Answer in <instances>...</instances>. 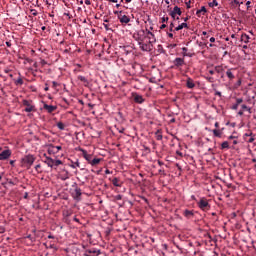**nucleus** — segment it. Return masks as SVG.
I'll use <instances>...</instances> for the list:
<instances>
[{
	"label": "nucleus",
	"instance_id": "obj_21",
	"mask_svg": "<svg viewBox=\"0 0 256 256\" xmlns=\"http://www.w3.org/2000/svg\"><path fill=\"white\" fill-rule=\"evenodd\" d=\"M223 129H224V128H222L221 130H220V129H214V130L212 131L214 137H219V138H221L222 135H223Z\"/></svg>",
	"mask_w": 256,
	"mask_h": 256
},
{
	"label": "nucleus",
	"instance_id": "obj_60",
	"mask_svg": "<svg viewBox=\"0 0 256 256\" xmlns=\"http://www.w3.org/2000/svg\"><path fill=\"white\" fill-rule=\"evenodd\" d=\"M253 141H255V138L251 137L249 138L248 143H253Z\"/></svg>",
	"mask_w": 256,
	"mask_h": 256
},
{
	"label": "nucleus",
	"instance_id": "obj_16",
	"mask_svg": "<svg viewBox=\"0 0 256 256\" xmlns=\"http://www.w3.org/2000/svg\"><path fill=\"white\" fill-rule=\"evenodd\" d=\"M215 71L216 73H218V75H221V79L225 77V69L223 68V66H215Z\"/></svg>",
	"mask_w": 256,
	"mask_h": 256
},
{
	"label": "nucleus",
	"instance_id": "obj_36",
	"mask_svg": "<svg viewBox=\"0 0 256 256\" xmlns=\"http://www.w3.org/2000/svg\"><path fill=\"white\" fill-rule=\"evenodd\" d=\"M15 85H23V78L19 77L18 79L14 80Z\"/></svg>",
	"mask_w": 256,
	"mask_h": 256
},
{
	"label": "nucleus",
	"instance_id": "obj_39",
	"mask_svg": "<svg viewBox=\"0 0 256 256\" xmlns=\"http://www.w3.org/2000/svg\"><path fill=\"white\" fill-rule=\"evenodd\" d=\"M241 107H242V110H243V111H248V113H251V108L248 107L247 105L242 104Z\"/></svg>",
	"mask_w": 256,
	"mask_h": 256
},
{
	"label": "nucleus",
	"instance_id": "obj_63",
	"mask_svg": "<svg viewBox=\"0 0 256 256\" xmlns=\"http://www.w3.org/2000/svg\"><path fill=\"white\" fill-rule=\"evenodd\" d=\"M167 27V24H162L161 26H160V29H165Z\"/></svg>",
	"mask_w": 256,
	"mask_h": 256
},
{
	"label": "nucleus",
	"instance_id": "obj_44",
	"mask_svg": "<svg viewBox=\"0 0 256 256\" xmlns=\"http://www.w3.org/2000/svg\"><path fill=\"white\" fill-rule=\"evenodd\" d=\"M167 21H169L167 16L162 17V23H167Z\"/></svg>",
	"mask_w": 256,
	"mask_h": 256
},
{
	"label": "nucleus",
	"instance_id": "obj_51",
	"mask_svg": "<svg viewBox=\"0 0 256 256\" xmlns=\"http://www.w3.org/2000/svg\"><path fill=\"white\" fill-rule=\"evenodd\" d=\"M158 165H159L160 167H163V165H165V163H164L163 161H161V160H158Z\"/></svg>",
	"mask_w": 256,
	"mask_h": 256
},
{
	"label": "nucleus",
	"instance_id": "obj_10",
	"mask_svg": "<svg viewBox=\"0 0 256 256\" xmlns=\"http://www.w3.org/2000/svg\"><path fill=\"white\" fill-rule=\"evenodd\" d=\"M133 101L134 103H137L138 105H141L142 103H145V98L138 94L137 92L132 93Z\"/></svg>",
	"mask_w": 256,
	"mask_h": 256
},
{
	"label": "nucleus",
	"instance_id": "obj_17",
	"mask_svg": "<svg viewBox=\"0 0 256 256\" xmlns=\"http://www.w3.org/2000/svg\"><path fill=\"white\" fill-rule=\"evenodd\" d=\"M118 19H119L120 23L125 24V25H127V23H130V21H131V18H129V16H127V15L118 16Z\"/></svg>",
	"mask_w": 256,
	"mask_h": 256
},
{
	"label": "nucleus",
	"instance_id": "obj_1",
	"mask_svg": "<svg viewBox=\"0 0 256 256\" xmlns=\"http://www.w3.org/2000/svg\"><path fill=\"white\" fill-rule=\"evenodd\" d=\"M33 163H35V156L31 154L25 155L21 159V167H23L24 169H31Z\"/></svg>",
	"mask_w": 256,
	"mask_h": 256
},
{
	"label": "nucleus",
	"instance_id": "obj_37",
	"mask_svg": "<svg viewBox=\"0 0 256 256\" xmlns=\"http://www.w3.org/2000/svg\"><path fill=\"white\" fill-rule=\"evenodd\" d=\"M221 149H229V142L228 141L222 142Z\"/></svg>",
	"mask_w": 256,
	"mask_h": 256
},
{
	"label": "nucleus",
	"instance_id": "obj_2",
	"mask_svg": "<svg viewBox=\"0 0 256 256\" xmlns=\"http://www.w3.org/2000/svg\"><path fill=\"white\" fill-rule=\"evenodd\" d=\"M83 247V249H84V256H99V255H101V249H99V248H95V247H88L87 248V246H85V245H83L82 246Z\"/></svg>",
	"mask_w": 256,
	"mask_h": 256
},
{
	"label": "nucleus",
	"instance_id": "obj_33",
	"mask_svg": "<svg viewBox=\"0 0 256 256\" xmlns=\"http://www.w3.org/2000/svg\"><path fill=\"white\" fill-rule=\"evenodd\" d=\"M157 141H161L163 139V135L161 134L160 130H157L155 133Z\"/></svg>",
	"mask_w": 256,
	"mask_h": 256
},
{
	"label": "nucleus",
	"instance_id": "obj_47",
	"mask_svg": "<svg viewBox=\"0 0 256 256\" xmlns=\"http://www.w3.org/2000/svg\"><path fill=\"white\" fill-rule=\"evenodd\" d=\"M123 199V196L121 195V194H118L117 196H116V200L117 201H121Z\"/></svg>",
	"mask_w": 256,
	"mask_h": 256
},
{
	"label": "nucleus",
	"instance_id": "obj_50",
	"mask_svg": "<svg viewBox=\"0 0 256 256\" xmlns=\"http://www.w3.org/2000/svg\"><path fill=\"white\" fill-rule=\"evenodd\" d=\"M103 25H104V28H105L106 31H110L111 30V28H109L108 24H103Z\"/></svg>",
	"mask_w": 256,
	"mask_h": 256
},
{
	"label": "nucleus",
	"instance_id": "obj_31",
	"mask_svg": "<svg viewBox=\"0 0 256 256\" xmlns=\"http://www.w3.org/2000/svg\"><path fill=\"white\" fill-rule=\"evenodd\" d=\"M187 51H189V49H187V47L182 48L183 57H191V54L187 53Z\"/></svg>",
	"mask_w": 256,
	"mask_h": 256
},
{
	"label": "nucleus",
	"instance_id": "obj_13",
	"mask_svg": "<svg viewBox=\"0 0 256 256\" xmlns=\"http://www.w3.org/2000/svg\"><path fill=\"white\" fill-rule=\"evenodd\" d=\"M170 17H175V15H178L181 17L183 15V11H181V8L179 6H175L173 10L169 13Z\"/></svg>",
	"mask_w": 256,
	"mask_h": 256
},
{
	"label": "nucleus",
	"instance_id": "obj_7",
	"mask_svg": "<svg viewBox=\"0 0 256 256\" xmlns=\"http://www.w3.org/2000/svg\"><path fill=\"white\" fill-rule=\"evenodd\" d=\"M145 39H147L150 43H156L157 38H155V34L149 30V28H146L145 30Z\"/></svg>",
	"mask_w": 256,
	"mask_h": 256
},
{
	"label": "nucleus",
	"instance_id": "obj_14",
	"mask_svg": "<svg viewBox=\"0 0 256 256\" xmlns=\"http://www.w3.org/2000/svg\"><path fill=\"white\" fill-rule=\"evenodd\" d=\"M183 215L186 219H193L195 217V210L185 209Z\"/></svg>",
	"mask_w": 256,
	"mask_h": 256
},
{
	"label": "nucleus",
	"instance_id": "obj_30",
	"mask_svg": "<svg viewBox=\"0 0 256 256\" xmlns=\"http://www.w3.org/2000/svg\"><path fill=\"white\" fill-rule=\"evenodd\" d=\"M208 6L213 9L214 7H219V2L217 0H213L212 2L208 3Z\"/></svg>",
	"mask_w": 256,
	"mask_h": 256
},
{
	"label": "nucleus",
	"instance_id": "obj_48",
	"mask_svg": "<svg viewBox=\"0 0 256 256\" xmlns=\"http://www.w3.org/2000/svg\"><path fill=\"white\" fill-rule=\"evenodd\" d=\"M215 95L218 96V97H223V95L221 94V92L215 90Z\"/></svg>",
	"mask_w": 256,
	"mask_h": 256
},
{
	"label": "nucleus",
	"instance_id": "obj_56",
	"mask_svg": "<svg viewBox=\"0 0 256 256\" xmlns=\"http://www.w3.org/2000/svg\"><path fill=\"white\" fill-rule=\"evenodd\" d=\"M39 169H41V164H38V165L35 166L36 171H39Z\"/></svg>",
	"mask_w": 256,
	"mask_h": 256
},
{
	"label": "nucleus",
	"instance_id": "obj_53",
	"mask_svg": "<svg viewBox=\"0 0 256 256\" xmlns=\"http://www.w3.org/2000/svg\"><path fill=\"white\" fill-rule=\"evenodd\" d=\"M0 233H5V227L4 226H0Z\"/></svg>",
	"mask_w": 256,
	"mask_h": 256
},
{
	"label": "nucleus",
	"instance_id": "obj_8",
	"mask_svg": "<svg viewBox=\"0 0 256 256\" xmlns=\"http://www.w3.org/2000/svg\"><path fill=\"white\" fill-rule=\"evenodd\" d=\"M22 105H24V107H26L24 109V111L26 113H32V111H35V106H33V104H31V101H29V100H23Z\"/></svg>",
	"mask_w": 256,
	"mask_h": 256
},
{
	"label": "nucleus",
	"instance_id": "obj_9",
	"mask_svg": "<svg viewBox=\"0 0 256 256\" xmlns=\"http://www.w3.org/2000/svg\"><path fill=\"white\" fill-rule=\"evenodd\" d=\"M134 39H136V41L138 43H141L143 41H145V30H139L137 33L134 34Z\"/></svg>",
	"mask_w": 256,
	"mask_h": 256
},
{
	"label": "nucleus",
	"instance_id": "obj_52",
	"mask_svg": "<svg viewBox=\"0 0 256 256\" xmlns=\"http://www.w3.org/2000/svg\"><path fill=\"white\" fill-rule=\"evenodd\" d=\"M67 179H69V176H67V175L61 177V180H62V181H67Z\"/></svg>",
	"mask_w": 256,
	"mask_h": 256
},
{
	"label": "nucleus",
	"instance_id": "obj_49",
	"mask_svg": "<svg viewBox=\"0 0 256 256\" xmlns=\"http://www.w3.org/2000/svg\"><path fill=\"white\" fill-rule=\"evenodd\" d=\"M208 73H209L210 75H215V73H216L215 67H214V70H209Z\"/></svg>",
	"mask_w": 256,
	"mask_h": 256
},
{
	"label": "nucleus",
	"instance_id": "obj_34",
	"mask_svg": "<svg viewBox=\"0 0 256 256\" xmlns=\"http://www.w3.org/2000/svg\"><path fill=\"white\" fill-rule=\"evenodd\" d=\"M57 127L60 131H65V124L63 122H58Z\"/></svg>",
	"mask_w": 256,
	"mask_h": 256
},
{
	"label": "nucleus",
	"instance_id": "obj_38",
	"mask_svg": "<svg viewBox=\"0 0 256 256\" xmlns=\"http://www.w3.org/2000/svg\"><path fill=\"white\" fill-rule=\"evenodd\" d=\"M175 23L174 22H171L170 23V26H169V31H170V33H175Z\"/></svg>",
	"mask_w": 256,
	"mask_h": 256
},
{
	"label": "nucleus",
	"instance_id": "obj_5",
	"mask_svg": "<svg viewBox=\"0 0 256 256\" xmlns=\"http://www.w3.org/2000/svg\"><path fill=\"white\" fill-rule=\"evenodd\" d=\"M138 45L141 51H146V52L153 51V43H150L149 41L148 43H145L144 41L138 42Z\"/></svg>",
	"mask_w": 256,
	"mask_h": 256
},
{
	"label": "nucleus",
	"instance_id": "obj_11",
	"mask_svg": "<svg viewBox=\"0 0 256 256\" xmlns=\"http://www.w3.org/2000/svg\"><path fill=\"white\" fill-rule=\"evenodd\" d=\"M173 65L176 69H179V67H183V65H185V58H175L173 61Z\"/></svg>",
	"mask_w": 256,
	"mask_h": 256
},
{
	"label": "nucleus",
	"instance_id": "obj_42",
	"mask_svg": "<svg viewBox=\"0 0 256 256\" xmlns=\"http://www.w3.org/2000/svg\"><path fill=\"white\" fill-rule=\"evenodd\" d=\"M206 79L209 83H214L215 82V79L213 77H206Z\"/></svg>",
	"mask_w": 256,
	"mask_h": 256
},
{
	"label": "nucleus",
	"instance_id": "obj_64",
	"mask_svg": "<svg viewBox=\"0 0 256 256\" xmlns=\"http://www.w3.org/2000/svg\"><path fill=\"white\" fill-rule=\"evenodd\" d=\"M6 45H7V47H11V42H10V41H7V42H6Z\"/></svg>",
	"mask_w": 256,
	"mask_h": 256
},
{
	"label": "nucleus",
	"instance_id": "obj_35",
	"mask_svg": "<svg viewBox=\"0 0 256 256\" xmlns=\"http://www.w3.org/2000/svg\"><path fill=\"white\" fill-rule=\"evenodd\" d=\"M59 165H63V161L53 160V167H59Z\"/></svg>",
	"mask_w": 256,
	"mask_h": 256
},
{
	"label": "nucleus",
	"instance_id": "obj_32",
	"mask_svg": "<svg viewBox=\"0 0 256 256\" xmlns=\"http://www.w3.org/2000/svg\"><path fill=\"white\" fill-rule=\"evenodd\" d=\"M70 167L72 169H77V167H81V164L79 163V160H77L76 162H72V164L70 165Z\"/></svg>",
	"mask_w": 256,
	"mask_h": 256
},
{
	"label": "nucleus",
	"instance_id": "obj_61",
	"mask_svg": "<svg viewBox=\"0 0 256 256\" xmlns=\"http://www.w3.org/2000/svg\"><path fill=\"white\" fill-rule=\"evenodd\" d=\"M85 5H91V0H85Z\"/></svg>",
	"mask_w": 256,
	"mask_h": 256
},
{
	"label": "nucleus",
	"instance_id": "obj_23",
	"mask_svg": "<svg viewBox=\"0 0 256 256\" xmlns=\"http://www.w3.org/2000/svg\"><path fill=\"white\" fill-rule=\"evenodd\" d=\"M202 13H203V15H205V13H207V8H205V6H202L201 9L196 11L197 17H201Z\"/></svg>",
	"mask_w": 256,
	"mask_h": 256
},
{
	"label": "nucleus",
	"instance_id": "obj_22",
	"mask_svg": "<svg viewBox=\"0 0 256 256\" xmlns=\"http://www.w3.org/2000/svg\"><path fill=\"white\" fill-rule=\"evenodd\" d=\"M181 29H189V26L187 25V23L183 22L176 28H174V31H181Z\"/></svg>",
	"mask_w": 256,
	"mask_h": 256
},
{
	"label": "nucleus",
	"instance_id": "obj_41",
	"mask_svg": "<svg viewBox=\"0 0 256 256\" xmlns=\"http://www.w3.org/2000/svg\"><path fill=\"white\" fill-rule=\"evenodd\" d=\"M30 13H31V15H33V17H37V15H39V12H37L36 9H31Z\"/></svg>",
	"mask_w": 256,
	"mask_h": 256
},
{
	"label": "nucleus",
	"instance_id": "obj_55",
	"mask_svg": "<svg viewBox=\"0 0 256 256\" xmlns=\"http://www.w3.org/2000/svg\"><path fill=\"white\" fill-rule=\"evenodd\" d=\"M176 167L179 171H183V169L181 168V165H179V163H176Z\"/></svg>",
	"mask_w": 256,
	"mask_h": 256
},
{
	"label": "nucleus",
	"instance_id": "obj_4",
	"mask_svg": "<svg viewBox=\"0 0 256 256\" xmlns=\"http://www.w3.org/2000/svg\"><path fill=\"white\" fill-rule=\"evenodd\" d=\"M72 187L74 189V191L72 192L73 199H75V201H81V195H83L81 188H79L77 183H74Z\"/></svg>",
	"mask_w": 256,
	"mask_h": 256
},
{
	"label": "nucleus",
	"instance_id": "obj_15",
	"mask_svg": "<svg viewBox=\"0 0 256 256\" xmlns=\"http://www.w3.org/2000/svg\"><path fill=\"white\" fill-rule=\"evenodd\" d=\"M43 110L47 111V113H53V112L57 111V106L44 104L43 105Z\"/></svg>",
	"mask_w": 256,
	"mask_h": 256
},
{
	"label": "nucleus",
	"instance_id": "obj_6",
	"mask_svg": "<svg viewBox=\"0 0 256 256\" xmlns=\"http://www.w3.org/2000/svg\"><path fill=\"white\" fill-rule=\"evenodd\" d=\"M76 151H80L82 153V157L91 165V161H93V155L87 153V150L78 147L76 148Z\"/></svg>",
	"mask_w": 256,
	"mask_h": 256
},
{
	"label": "nucleus",
	"instance_id": "obj_25",
	"mask_svg": "<svg viewBox=\"0 0 256 256\" xmlns=\"http://www.w3.org/2000/svg\"><path fill=\"white\" fill-rule=\"evenodd\" d=\"M72 215L71 211L67 210L65 212H63V217H64V221L65 223L69 222V216Z\"/></svg>",
	"mask_w": 256,
	"mask_h": 256
},
{
	"label": "nucleus",
	"instance_id": "obj_57",
	"mask_svg": "<svg viewBox=\"0 0 256 256\" xmlns=\"http://www.w3.org/2000/svg\"><path fill=\"white\" fill-rule=\"evenodd\" d=\"M62 101L69 105V100H67V98H62Z\"/></svg>",
	"mask_w": 256,
	"mask_h": 256
},
{
	"label": "nucleus",
	"instance_id": "obj_40",
	"mask_svg": "<svg viewBox=\"0 0 256 256\" xmlns=\"http://www.w3.org/2000/svg\"><path fill=\"white\" fill-rule=\"evenodd\" d=\"M26 239H29L31 243H35V241H36V238L31 236V234L27 235Z\"/></svg>",
	"mask_w": 256,
	"mask_h": 256
},
{
	"label": "nucleus",
	"instance_id": "obj_43",
	"mask_svg": "<svg viewBox=\"0 0 256 256\" xmlns=\"http://www.w3.org/2000/svg\"><path fill=\"white\" fill-rule=\"evenodd\" d=\"M231 109H233L234 111H237V109H239V104H234Z\"/></svg>",
	"mask_w": 256,
	"mask_h": 256
},
{
	"label": "nucleus",
	"instance_id": "obj_28",
	"mask_svg": "<svg viewBox=\"0 0 256 256\" xmlns=\"http://www.w3.org/2000/svg\"><path fill=\"white\" fill-rule=\"evenodd\" d=\"M78 80L84 83L85 87L89 85V80L85 76H78Z\"/></svg>",
	"mask_w": 256,
	"mask_h": 256
},
{
	"label": "nucleus",
	"instance_id": "obj_46",
	"mask_svg": "<svg viewBox=\"0 0 256 256\" xmlns=\"http://www.w3.org/2000/svg\"><path fill=\"white\" fill-rule=\"evenodd\" d=\"M243 102V98H237L236 99V104L239 105L240 103Z\"/></svg>",
	"mask_w": 256,
	"mask_h": 256
},
{
	"label": "nucleus",
	"instance_id": "obj_19",
	"mask_svg": "<svg viewBox=\"0 0 256 256\" xmlns=\"http://www.w3.org/2000/svg\"><path fill=\"white\" fill-rule=\"evenodd\" d=\"M48 154L49 155L57 154V150L55 149V145H53V144L48 145Z\"/></svg>",
	"mask_w": 256,
	"mask_h": 256
},
{
	"label": "nucleus",
	"instance_id": "obj_3",
	"mask_svg": "<svg viewBox=\"0 0 256 256\" xmlns=\"http://www.w3.org/2000/svg\"><path fill=\"white\" fill-rule=\"evenodd\" d=\"M197 205L201 211H209L211 209V204H209V200L205 197H202Z\"/></svg>",
	"mask_w": 256,
	"mask_h": 256
},
{
	"label": "nucleus",
	"instance_id": "obj_54",
	"mask_svg": "<svg viewBox=\"0 0 256 256\" xmlns=\"http://www.w3.org/2000/svg\"><path fill=\"white\" fill-rule=\"evenodd\" d=\"M55 149H56L57 153H59V151H61L62 147L61 146H55Z\"/></svg>",
	"mask_w": 256,
	"mask_h": 256
},
{
	"label": "nucleus",
	"instance_id": "obj_58",
	"mask_svg": "<svg viewBox=\"0 0 256 256\" xmlns=\"http://www.w3.org/2000/svg\"><path fill=\"white\" fill-rule=\"evenodd\" d=\"M44 91H49V84H45Z\"/></svg>",
	"mask_w": 256,
	"mask_h": 256
},
{
	"label": "nucleus",
	"instance_id": "obj_20",
	"mask_svg": "<svg viewBox=\"0 0 256 256\" xmlns=\"http://www.w3.org/2000/svg\"><path fill=\"white\" fill-rule=\"evenodd\" d=\"M186 87L188 89H193L195 87V82L193 81V79L188 78L186 81Z\"/></svg>",
	"mask_w": 256,
	"mask_h": 256
},
{
	"label": "nucleus",
	"instance_id": "obj_29",
	"mask_svg": "<svg viewBox=\"0 0 256 256\" xmlns=\"http://www.w3.org/2000/svg\"><path fill=\"white\" fill-rule=\"evenodd\" d=\"M112 185H114V187H121V183H119V178L115 177L112 179Z\"/></svg>",
	"mask_w": 256,
	"mask_h": 256
},
{
	"label": "nucleus",
	"instance_id": "obj_26",
	"mask_svg": "<svg viewBox=\"0 0 256 256\" xmlns=\"http://www.w3.org/2000/svg\"><path fill=\"white\" fill-rule=\"evenodd\" d=\"M249 39H251V38L249 37V35L243 33V34L241 35L240 41H242L243 43H249Z\"/></svg>",
	"mask_w": 256,
	"mask_h": 256
},
{
	"label": "nucleus",
	"instance_id": "obj_18",
	"mask_svg": "<svg viewBox=\"0 0 256 256\" xmlns=\"http://www.w3.org/2000/svg\"><path fill=\"white\" fill-rule=\"evenodd\" d=\"M226 76L230 81H233V79H235V74H233V68H230L226 71Z\"/></svg>",
	"mask_w": 256,
	"mask_h": 256
},
{
	"label": "nucleus",
	"instance_id": "obj_27",
	"mask_svg": "<svg viewBox=\"0 0 256 256\" xmlns=\"http://www.w3.org/2000/svg\"><path fill=\"white\" fill-rule=\"evenodd\" d=\"M53 158L46 156V160L44 161V163H46V165H48V167H53Z\"/></svg>",
	"mask_w": 256,
	"mask_h": 256
},
{
	"label": "nucleus",
	"instance_id": "obj_12",
	"mask_svg": "<svg viewBox=\"0 0 256 256\" xmlns=\"http://www.w3.org/2000/svg\"><path fill=\"white\" fill-rule=\"evenodd\" d=\"M11 157V150L7 149V150H3L0 153V161H5L7 159H9Z\"/></svg>",
	"mask_w": 256,
	"mask_h": 256
},
{
	"label": "nucleus",
	"instance_id": "obj_45",
	"mask_svg": "<svg viewBox=\"0 0 256 256\" xmlns=\"http://www.w3.org/2000/svg\"><path fill=\"white\" fill-rule=\"evenodd\" d=\"M52 87H53L54 89L57 88V87H59V83L53 81V82H52Z\"/></svg>",
	"mask_w": 256,
	"mask_h": 256
},
{
	"label": "nucleus",
	"instance_id": "obj_59",
	"mask_svg": "<svg viewBox=\"0 0 256 256\" xmlns=\"http://www.w3.org/2000/svg\"><path fill=\"white\" fill-rule=\"evenodd\" d=\"M73 221H75L76 223H79V218H77V216H74Z\"/></svg>",
	"mask_w": 256,
	"mask_h": 256
},
{
	"label": "nucleus",
	"instance_id": "obj_24",
	"mask_svg": "<svg viewBox=\"0 0 256 256\" xmlns=\"http://www.w3.org/2000/svg\"><path fill=\"white\" fill-rule=\"evenodd\" d=\"M101 163V158H93L92 161L90 162V165L92 167H95L96 165H99Z\"/></svg>",
	"mask_w": 256,
	"mask_h": 256
},
{
	"label": "nucleus",
	"instance_id": "obj_62",
	"mask_svg": "<svg viewBox=\"0 0 256 256\" xmlns=\"http://www.w3.org/2000/svg\"><path fill=\"white\" fill-rule=\"evenodd\" d=\"M167 35H168V37L170 38V39H173V33H167Z\"/></svg>",
	"mask_w": 256,
	"mask_h": 256
}]
</instances>
